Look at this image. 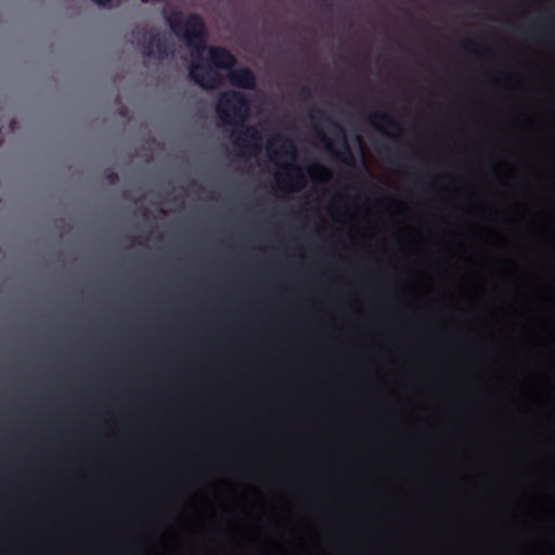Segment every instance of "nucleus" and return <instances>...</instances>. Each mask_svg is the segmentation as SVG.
Instances as JSON below:
<instances>
[{
	"instance_id": "5",
	"label": "nucleus",
	"mask_w": 555,
	"mask_h": 555,
	"mask_svg": "<svg viewBox=\"0 0 555 555\" xmlns=\"http://www.w3.org/2000/svg\"><path fill=\"white\" fill-rule=\"evenodd\" d=\"M367 121L376 130L386 133L385 127L393 130L397 134L402 133L401 124L391 115L384 112H374L369 115Z\"/></svg>"
},
{
	"instance_id": "8",
	"label": "nucleus",
	"mask_w": 555,
	"mask_h": 555,
	"mask_svg": "<svg viewBox=\"0 0 555 555\" xmlns=\"http://www.w3.org/2000/svg\"><path fill=\"white\" fill-rule=\"evenodd\" d=\"M461 48L475 55H480L481 52L487 51V48L472 40L462 41Z\"/></svg>"
},
{
	"instance_id": "11",
	"label": "nucleus",
	"mask_w": 555,
	"mask_h": 555,
	"mask_svg": "<svg viewBox=\"0 0 555 555\" xmlns=\"http://www.w3.org/2000/svg\"><path fill=\"white\" fill-rule=\"evenodd\" d=\"M299 95L304 101L309 100L312 96L311 88L308 86L302 87L299 92Z\"/></svg>"
},
{
	"instance_id": "6",
	"label": "nucleus",
	"mask_w": 555,
	"mask_h": 555,
	"mask_svg": "<svg viewBox=\"0 0 555 555\" xmlns=\"http://www.w3.org/2000/svg\"><path fill=\"white\" fill-rule=\"evenodd\" d=\"M376 150L382 155V157L387 162L399 166H406L408 157H405L402 150L397 147H390L388 145L376 147Z\"/></svg>"
},
{
	"instance_id": "7",
	"label": "nucleus",
	"mask_w": 555,
	"mask_h": 555,
	"mask_svg": "<svg viewBox=\"0 0 555 555\" xmlns=\"http://www.w3.org/2000/svg\"><path fill=\"white\" fill-rule=\"evenodd\" d=\"M286 184L294 190H300L305 186V177L301 169L296 165H291L286 173Z\"/></svg>"
},
{
	"instance_id": "2",
	"label": "nucleus",
	"mask_w": 555,
	"mask_h": 555,
	"mask_svg": "<svg viewBox=\"0 0 555 555\" xmlns=\"http://www.w3.org/2000/svg\"><path fill=\"white\" fill-rule=\"evenodd\" d=\"M250 109L248 95L237 90H228L221 93L216 105L219 119L224 125L235 127L233 131L234 146L250 155H256L260 151L262 137L256 127L246 125Z\"/></svg>"
},
{
	"instance_id": "13",
	"label": "nucleus",
	"mask_w": 555,
	"mask_h": 555,
	"mask_svg": "<svg viewBox=\"0 0 555 555\" xmlns=\"http://www.w3.org/2000/svg\"><path fill=\"white\" fill-rule=\"evenodd\" d=\"M322 3L326 10H332L334 5V0H322Z\"/></svg>"
},
{
	"instance_id": "3",
	"label": "nucleus",
	"mask_w": 555,
	"mask_h": 555,
	"mask_svg": "<svg viewBox=\"0 0 555 555\" xmlns=\"http://www.w3.org/2000/svg\"><path fill=\"white\" fill-rule=\"evenodd\" d=\"M310 118L313 122L317 120H323L328 124L333 140H330L321 130L317 128L318 137L325 144L326 149L331 151L338 159L348 166H352L354 164V156L348 143L346 131L343 126L333 120L324 111L320 109H313V112L310 114Z\"/></svg>"
},
{
	"instance_id": "4",
	"label": "nucleus",
	"mask_w": 555,
	"mask_h": 555,
	"mask_svg": "<svg viewBox=\"0 0 555 555\" xmlns=\"http://www.w3.org/2000/svg\"><path fill=\"white\" fill-rule=\"evenodd\" d=\"M131 36L144 56H152L154 49L159 57H168L173 54V43L165 35L149 34L145 27L138 26L131 31Z\"/></svg>"
},
{
	"instance_id": "10",
	"label": "nucleus",
	"mask_w": 555,
	"mask_h": 555,
	"mask_svg": "<svg viewBox=\"0 0 555 555\" xmlns=\"http://www.w3.org/2000/svg\"><path fill=\"white\" fill-rule=\"evenodd\" d=\"M105 179L112 185L116 184L119 181L118 175L115 171H113V170H106L105 171Z\"/></svg>"
},
{
	"instance_id": "12",
	"label": "nucleus",
	"mask_w": 555,
	"mask_h": 555,
	"mask_svg": "<svg viewBox=\"0 0 555 555\" xmlns=\"http://www.w3.org/2000/svg\"><path fill=\"white\" fill-rule=\"evenodd\" d=\"M310 170H317L325 176H330V170L324 167L323 165H320V164H314Z\"/></svg>"
},
{
	"instance_id": "14",
	"label": "nucleus",
	"mask_w": 555,
	"mask_h": 555,
	"mask_svg": "<svg viewBox=\"0 0 555 555\" xmlns=\"http://www.w3.org/2000/svg\"><path fill=\"white\" fill-rule=\"evenodd\" d=\"M271 144H272V141H270L269 143V146H268V154H269V157L271 159H273V156L275 155V153L271 150Z\"/></svg>"
},
{
	"instance_id": "1",
	"label": "nucleus",
	"mask_w": 555,
	"mask_h": 555,
	"mask_svg": "<svg viewBox=\"0 0 555 555\" xmlns=\"http://www.w3.org/2000/svg\"><path fill=\"white\" fill-rule=\"evenodd\" d=\"M166 22L171 31L182 38L192 50L194 62L189 69V77L203 89H212L220 82V76L210 72L204 64L202 53L207 50L209 62L218 69L228 72V78L232 86L255 90L257 80L254 72L248 67L234 68L236 57L223 47H206L207 27L203 17L197 13H191L186 18L180 11H171L166 16Z\"/></svg>"
},
{
	"instance_id": "15",
	"label": "nucleus",
	"mask_w": 555,
	"mask_h": 555,
	"mask_svg": "<svg viewBox=\"0 0 555 555\" xmlns=\"http://www.w3.org/2000/svg\"><path fill=\"white\" fill-rule=\"evenodd\" d=\"M92 1L98 4H106V3L111 2V0H92Z\"/></svg>"
},
{
	"instance_id": "9",
	"label": "nucleus",
	"mask_w": 555,
	"mask_h": 555,
	"mask_svg": "<svg viewBox=\"0 0 555 555\" xmlns=\"http://www.w3.org/2000/svg\"><path fill=\"white\" fill-rule=\"evenodd\" d=\"M273 140H280L282 142L281 149L285 154L289 152L292 156L295 155V146L289 138L278 133L273 137Z\"/></svg>"
}]
</instances>
